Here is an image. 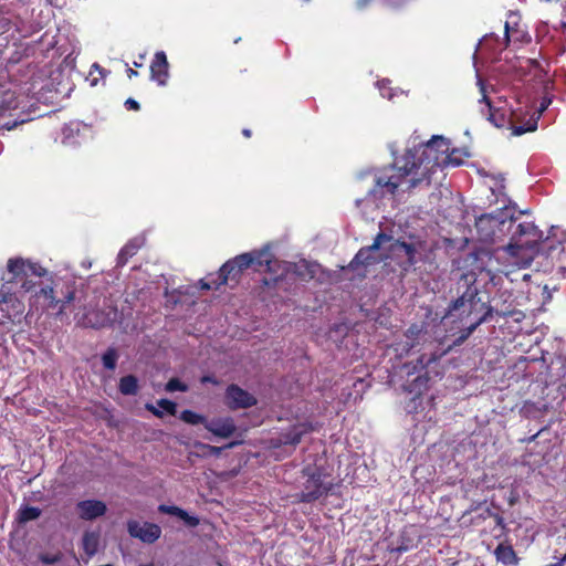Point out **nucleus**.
Listing matches in <instances>:
<instances>
[{
    "mask_svg": "<svg viewBox=\"0 0 566 566\" xmlns=\"http://www.w3.org/2000/svg\"><path fill=\"white\" fill-rule=\"evenodd\" d=\"M18 514H19V516H18L19 522L27 523V522L34 521V520L39 518L41 516V510L35 506L25 505L19 510Z\"/></svg>",
    "mask_w": 566,
    "mask_h": 566,
    "instance_id": "c85d7f7f",
    "label": "nucleus"
},
{
    "mask_svg": "<svg viewBox=\"0 0 566 566\" xmlns=\"http://www.w3.org/2000/svg\"><path fill=\"white\" fill-rule=\"evenodd\" d=\"M552 566H562L560 563L553 564Z\"/></svg>",
    "mask_w": 566,
    "mask_h": 566,
    "instance_id": "13d9d810",
    "label": "nucleus"
},
{
    "mask_svg": "<svg viewBox=\"0 0 566 566\" xmlns=\"http://www.w3.org/2000/svg\"><path fill=\"white\" fill-rule=\"evenodd\" d=\"M142 248V242L138 239L129 240L119 251L117 255V266L127 264L138 250Z\"/></svg>",
    "mask_w": 566,
    "mask_h": 566,
    "instance_id": "b1692460",
    "label": "nucleus"
},
{
    "mask_svg": "<svg viewBox=\"0 0 566 566\" xmlns=\"http://www.w3.org/2000/svg\"><path fill=\"white\" fill-rule=\"evenodd\" d=\"M120 318V313L116 305L104 303L102 308L86 311L77 321L83 327L95 329L113 326Z\"/></svg>",
    "mask_w": 566,
    "mask_h": 566,
    "instance_id": "6e6552de",
    "label": "nucleus"
},
{
    "mask_svg": "<svg viewBox=\"0 0 566 566\" xmlns=\"http://www.w3.org/2000/svg\"><path fill=\"white\" fill-rule=\"evenodd\" d=\"M134 65H135L136 67L140 66V64H139V63H137V62H135V63H134Z\"/></svg>",
    "mask_w": 566,
    "mask_h": 566,
    "instance_id": "4d7b16f0",
    "label": "nucleus"
},
{
    "mask_svg": "<svg viewBox=\"0 0 566 566\" xmlns=\"http://www.w3.org/2000/svg\"><path fill=\"white\" fill-rule=\"evenodd\" d=\"M565 241L566 232L559 228H552L551 234L547 235L538 244L541 254L546 259H549L552 265L564 275H566V251L564 248Z\"/></svg>",
    "mask_w": 566,
    "mask_h": 566,
    "instance_id": "423d86ee",
    "label": "nucleus"
},
{
    "mask_svg": "<svg viewBox=\"0 0 566 566\" xmlns=\"http://www.w3.org/2000/svg\"><path fill=\"white\" fill-rule=\"evenodd\" d=\"M200 381L202 384L219 385V380L214 376H212V375H205V376H202Z\"/></svg>",
    "mask_w": 566,
    "mask_h": 566,
    "instance_id": "79ce46f5",
    "label": "nucleus"
},
{
    "mask_svg": "<svg viewBox=\"0 0 566 566\" xmlns=\"http://www.w3.org/2000/svg\"><path fill=\"white\" fill-rule=\"evenodd\" d=\"M514 226L512 209L506 207L496 213H485L476 218L475 229L479 240L494 242L511 232Z\"/></svg>",
    "mask_w": 566,
    "mask_h": 566,
    "instance_id": "39448f33",
    "label": "nucleus"
},
{
    "mask_svg": "<svg viewBox=\"0 0 566 566\" xmlns=\"http://www.w3.org/2000/svg\"><path fill=\"white\" fill-rule=\"evenodd\" d=\"M158 510L161 513L179 517L190 527H196L199 525L198 517L189 515L188 512H186L185 510H182L176 505L161 504V505H159Z\"/></svg>",
    "mask_w": 566,
    "mask_h": 566,
    "instance_id": "412c9836",
    "label": "nucleus"
},
{
    "mask_svg": "<svg viewBox=\"0 0 566 566\" xmlns=\"http://www.w3.org/2000/svg\"><path fill=\"white\" fill-rule=\"evenodd\" d=\"M450 154H453V159L460 160V159L458 158V156H455V154H457V150H455V149H453Z\"/></svg>",
    "mask_w": 566,
    "mask_h": 566,
    "instance_id": "603ef678",
    "label": "nucleus"
},
{
    "mask_svg": "<svg viewBox=\"0 0 566 566\" xmlns=\"http://www.w3.org/2000/svg\"><path fill=\"white\" fill-rule=\"evenodd\" d=\"M486 512L493 518L494 524L496 526H500L501 528H504V526H505L504 518L500 514H497V513L493 514V513L490 512V510H488Z\"/></svg>",
    "mask_w": 566,
    "mask_h": 566,
    "instance_id": "ea45409f",
    "label": "nucleus"
},
{
    "mask_svg": "<svg viewBox=\"0 0 566 566\" xmlns=\"http://www.w3.org/2000/svg\"><path fill=\"white\" fill-rule=\"evenodd\" d=\"M78 517L84 521H92L103 516L106 511V504L99 500H84L76 504Z\"/></svg>",
    "mask_w": 566,
    "mask_h": 566,
    "instance_id": "dca6fc26",
    "label": "nucleus"
},
{
    "mask_svg": "<svg viewBox=\"0 0 566 566\" xmlns=\"http://www.w3.org/2000/svg\"><path fill=\"white\" fill-rule=\"evenodd\" d=\"M449 148V143L444 137L432 136L429 142L408 149L392 165L382 168L377 185L386 187L390 193H396L398 187L408 176H411L409 189L417 187L423 180L429 184L431 175L437 168L448 165L457 167L462 164V160L453 159V154H448Z\"/></svg>",
    "mask_w": 566,
    "mask_h": 566,
    "instance_id": "f257e3e1",
    "label": "nucleus"
},
{
    "mask_svg": "<svg viewBox=\"0 0 566 566\" xmlns=\"http://www.w3.org/2000/svg\"><path fill=\"white\" fill-rule=\"evenodd\" d=\"M494 555L497 562L506 566L515 565L517 563L515 551L509 544L500 543L494 551Z\"/></svg>",
    "mask_w": 566,
    "mask_h": 566,
    "instance_id": "5701e85b",
    "label": "nucleus"
},
{
    "mask_svg": "<svg viewBox=\"0 0 566 566\" xmlns=\"http://www.w3.org/2000/svg\"><path fill=\"white\" fill-rule=\"evenodd\" d=\"M99 533L85 532L82 538L83 551L88 557L94 556L98 551Z\"/></svg>",
    "mask_w": 566,
    "mask_h": 566,
    "instance_id": "bb28decb",
    "label": "nucleus"
},
{
    "mask_svg": "<svg viewBox=\"0 0 566 566\" xmlns=\"http://www.w3.org/2000/svg\"><path fill=\"white\" fill-rule=\"evenodd\" d=\"M510 24L509 22H505V25H504V36H505V45L507 46L509 43H510V40H511V35H510Z\"/></svg>",
    "mask_w": 566,
    "mask_h": 566,
    "instance_id": "c03bdc74",
    "label": "nucleus"
},
{
    "mask_svg": "<svg viewBox=\"0 0 566 566\" xmlns=\"http://www.w3.org/2000/svg\"><path fill=\"white\" fill-rule=\"evenodd\" d=\"M4 111H6L4 107L0 106V117L3 115Z\"/></svg>",
    "mask_w": 566,
    "mask_h": 566,
    "instance_id": "5fc2aeb1",
    "label": "nucleus"
},
{
    "mask_svg": "<svg viewBox=\"0 0 566 566\" xmlns=\"http://www.w3.org/2000/svg\"><path fill=\"white\" fill-rule=\"evenodd\" d=\"M157 406L159 408H161L163 410L158 409L153 403H146L145 408H146V410L151 412L157 418H163L164 411L170 416H176V413H177V403L169 399H166V398L159 399L157 401Z\"/></svg>",
    "mask_w": 566,
    "mask_h": 566,
    "instance_id": "4be33fe9",
    "label": "nucleus"
},
{
    "mask_svg": "<svg viewBox=\"0 0 566 566\" xmlns=\"http://www.w3.org/2000/svg\"><path fill=\"white\" fill-rule=\"evenodd\" d=\"M424 247L426 242L420 239L409 242L398 239L395 241L391 249L397 254L403 253L406 260L402 262L401 268L407 271L418 263L420 260L419 255L424 251Z\"/></svg>",
    "mask_w": 566,
    "mask_h": 566,
    "instance_id": "ddd939ff",
    "label": "nucleus"
},
{
    "mask_svg": "<svg viewBox=\"0 0 566 566\" xmlns=\"http://www.w3.org/2000/svg\"><path fill=\"white\" fill-rule=\"evenodd\" d=\"M528 276H530L528 274H524L523 279L526 280Z\"/></svg>",
    "mask_w": 566,
    "mask_h": 566,
    "instance_id": "6e6d98bb",
    "label": "nucleus"
},
{
    "mask_svg": "<svg viewBox=\"0 0 566 566\" xmlns=\"http://www.w3.org/2000/svg\"><path fill=\"white\" fill-rule=\"evenodd\" d=\"M493 314V307L482 301L476 285H468L465 291L454 300L448 310L444 318H451L452 322H460V331L451 344L447 346L449 350L462 345L471 334Z\"/></svg>",
    "mask_w": 566,
    "mask_h": 566,
    "instance_id": "f03ea898",
    "label": "nucleus"
},
{
    "mask_svg": "<svg viewBox=\"0 0 566 566\" xmlns=\"http://www.w3.org/2000/svg\"><path fill=\"white\" fill-rule=\"evenodd\" d=\"M21 281H22L21 287L25 292H31L36 286V282L33 281L31 279V276H23V279Z\"/></svg>",
    "mask_w": 566,
    "mask_h": 566,
    "instance_id": "e433bc0d",
    "label": "nucleus"
},
{
    "mask_svg": "<svg viewBox=\"0 0 566 566\" xmlns=\"http://www.w3.org/2000/svg\"><path fill=\"white\" fill-rule=\"evenodd\" d=\"M168 67L169 64L166 53L164 51L156 52L150 64L151 80L156 81L159 85H165L169 77Z\"/></svg>",
    "mask_w": 566,
    "mask_h": 566,
    "instance_id": "f3484780",
    "label": "nucleus"
},
{
    "mask_svg": "<svg viewBox=\"0 0 566 566\" xmlns=\"http://www.w3.org/2000/svg\"><path fill=\"white\" fill-rule=\"evenodd\" d=\"M125 107L128 109V111H139L140 109V105L137 101H135L134 98H127L125 101Z\"/></svg>",
    "mask_w": 566,
    "mask_h": 566,
    "instance_id": "4c0bfd02",
    "label": "nucleus"
},
{
    "mask_svg": "<svg viewBox=\"0 0 566 566\" xmlns=\"http://www.w3.org/2000/svg\"><path fill=\"white\" fill-rule=\"evenodd\" d=\"M302 474L306 478V481L300 494V502L313 503L332 491L333 483L324 482V473L321 468L308 465L302 470Z\"/></svg>",
    "mask_w": 566,
    "mask_h": 566,
    "instance_id": "0eeeda50",
    "label": "nucleus"
},
{
    "mask_svg": "<svg viewBox=\"0 0 566 566\" xmlns=\"http://www.w3.org/2000/svg\"><path fill=\"white\" fill-rule=\"evenodd\" d=\"M27 276L43 277L48 274V270L38 262H31L28 260Z\"/></svg>",
    "mask_w": 566,
    "mask_h": 566,
    "instance_id": "7c9ffc66",
    "label": "nucleus"
},
{
    "mask_svg": "<svg viewBox=\"0 0 566 566\" xmlns=\"http://www.w3.org/2000/svg\"><path fill=\"white\" fill-rule=\"evenodd\" d=\"M18 122L17 120H8V122H4L3 124H1L0 128L1 129H7V130H11L13 128H15L18 126Z\"/></svg>",
    "mask_w": 566,
    "mask_h": 566,
    "instance_id": "37998d69",
    "label": "nucleus"
},
{
    "mask_svg": "<svg viewBox=\"0 0 566 566\" xmlns=\"http://www.w3.org/2000/svg\"><path fill=\"white\" fill-rule=\"evenodd\" d=\"M179 418L184 422L191 426L203 424L206 427V423H208V420L205 416L189 409L181 411Z\"/></svg>",
    "mask_w": 566,
    "mask_h": 566,
    "instance_id": "cd10ccee",
    "label": "nucleus"
},
{
    "mask_svg": "<svg viewBox=\"0 0 566 566\" xmlns=\"http://www.w3.org/2000/svg\"><path fill=\"white\" fill-rule=\"evenodd\" d=\"M380 172H382V170H381ZM380 175H381V174H379V175L376 177V179H378V177H379ZM375 182H376V187H377V188L385 189V191H381V195H385V192H386V193H388V191H387V188H386V187H380V186H378V185H377V180H375ZM389 195H391V193L389 192Z\"/></svg>",
    "mask_w": 566,
    "mask_h": 566,
    "instance_id": "de8ad7c7",
    "label": "nucleus"
},
{
    "mask_svg": "<svg viewBox=\"0 0 566 566\" xmlns=\"http://www.w3.org/2000/svg\"><path fill=\"white\" fill-rule=\"evenodd\" d=\"M301 266L305 268V270H306V272H307L306 274H304L303 272L297 271V273H298L301 276H303V277L307 276L308 279H313V277H314L315 272L311 269L310 264H307L306 262H304Z\"/></svg>",
    "mask_w": 566,
    "mask_h": 566,
    "instance_id": "a19ab883",
    "label": "nucleus"
},
{
    "mask_svg": "<svg viewBox=\"0 0 566 566\" xmlns=\"http://www.w3.org/2000/svg\"><path fill=\"white\" fill-rule=\"evenodd\" d=\"M39 558L43 564L53 565V564L59 563L61 560L62 556L60 553L52 554V555L51 554H41Z\"/></svg>",
    "mask_w": 566,
    "mask_h": 566,
    "instance_id": "f704fd0d",
    "label": "nucleus"
},
{
    "mask_svg": "<svg viewBox=\"0 0 566 566\" xmlns=\"http://www.w3.org/2000/svg\"><path fill=\"white\" fill-rule=\"evenodd\" d=\"M482 102L485 103L489 113V120L496 127H504L507 123H510V118L507 112L502 108H495L492 106L489 97L483 94Z\"/></svg>",
    "mask_w": 566,
    "mask_h": 566,
    "instance_id": "aec40b11",
    "label": "nucleus"
},
{
    "mask_svg": "<svg viewBox=\"0 0 566 566\" xmlns=\"http://www.w3.org/2000/svg\"><path fill=\"white\" fill-rule=\"evenodd\" d=\"M211 449V451L214 453V454H219L221 452V448L219 447H209Z\"/></svg>",
    "mask_w": 566,
    "mask_h": 566,
    "instance_id": "8fccbe9b",
    "label": "nucleus"
},
{
    "mask_svg": "<svg viewBox=\"0 0 566 566\" xmlns=\"http://www.w3.org/2000/svg\"><path fill=\"white\" fill-rule=\"evenodd\" d=\"M118 354L114 347H109L102 356L103 366L106 369L114 370L116 367Z\"/></svg>",
    "mask_w": 566,
    "mask_h": 566,
    "instance_id": "c756f323",
    "label": "nucleus"
},
{
    "mask_svg": "<svg viewBox=\"0 0 566 566\" xmlns=\"http://www.w3.org/2000/svg\"><path fill=\"white\" fill-rule=\"evenodd\" d=\"M406 342H405V349L406 352H410L417 346L426 343L430 335L427 331L423 329L422 325L412 324L408 327V329L405 333Z\"/></svg>",
    "mask_w": 566,
    "mask_h": 566,
    "instance_id": "a211bd4d",
    "label": "nucleus"
},
{
    "mask_svg": "<svg viewBox=\"0 0 566 566\" xmlns=\"http://www.w3.org/2000/svg\"><path fill=\"white\" fill-rule=\"evenodd\" d=\"M118 390L124 396H135L138 394V379L134 375L123 376L118 382Z\"/></svg>",
    "mask_w": 566,
    "mask_h": 566,
    "instance_id": "a878e982",
    "label": "nucleus"
},
{
    "mask_svg": "<svg viewBox=\"0 0 566 566\" xmlns=\"http://www.w3.org/2000/svg\"><path fill=\"white\" fill-rule=\"evenodd\" d=\"M552 101H553V97L551 95H548L547 93L544 96H542V98L539 101L538 108H537L538 113L539 114L544 113L552 104Z\"/></svg>",
    "mask_w": 566,
    "mask_h": 566,
    "instance_id": "c9c22d12",
    "label": "nucleus"
},
{
    "mask_svg": "<svg viewBox=\"0 0 566 566\" xmlns=\"http://www.w3.org/2000/svg\"><path fill=\"white\" fill-rule=\"evenodd\" d=\"M206 429L217 437L229 438L235 432L237 427L233 419L228 417L224 419L208 421V423H206Z\"/></svg>",
    "mask_w": 566,
    "mask_h": 566,
    "instance_id": "6ab92c4d",
    "label": "nucleus"
},
{
    "mask_svg": "<svg viewBox=\"0 0 566 566\" xmlns=\"http://www.w3.org/2000/svg\"><path fill=\"white\" fill-rule=\"evenodd\" d=\"M166 390L167 391H187L188 390V386L182 382L181 380H179L178 378H171L170 380H168V382L166 384Z\"/></svg>",
    "mask_w": 566,
    "mask_h": 566,
    "instance_id": "72a5a7b5",
    "label": "nucleus"
},
{
    "mask_svg": "<svg viewBox=\"0 0 566 566\" xmlns=\"http://www.w3.org/2000/svg\"><path fill=\"white\" fill-rule=\"evenodd\" d=\"M127 531L132 537L140 539L143 543L153 544L161 535V528L155 523H139L130 520L127 522Z\"/></svg>",
    "mask_w": 566,
    "mask_h": 566,
    "instance_id": "4468645a",
    "label": "nucleus"
},
{
    "mask_svg": "<svg viewBox=\"0 0 566 566\" xmlns=\"http://www.w3.org/2000/svg\"><path fill=\"white\" fill-rule=\"evenodd\" d=\"M514 226H512V241L520 247H528L536 250L541 254L538 244L543 241L539 240L541 233L532 222H522L516 224V219L513 217Z\"/></svg>",
    "mask_w": 566,
    "mask_h": 566,
    "instance_id": "9b49d317",
    "label": "nucleus"
},
{
    "mask_svg": "<svg viewBox=\"0 0 566 566\" xmlns=\"http://www.w3.org/2000/svg\"><path fill=\"white\" fill-rule=\"evenodd\" d=\"M263 284L266 285V286H270L271 285V282L268 280V279H263Z\"/></svg>",
    "mask_w": 566,
    "mask_h": 566,
    "instance_id": "3c124183",
    "label": "nucleus"
},
{
    "mask_svg": "<svg viewBox=\"0 0 566 566\" xmlns=\"http://www.w3.org/2000/svg\"><path fill=\"white\" fill-rule=\"evenodd\" d=\"M93 67L97 69L101 73L103 71V69L98 64H94Z\"/></svg>",
    "mask_w": 566,
    "mask_h": 566,
    "instance_id": "864d4df0",
    "label": "nucleus"
},
{
    "mask_svg": "<svg viewBox=\"0 0 566 566\" xmlns=\"http://www.w3.org/2000/svg\"><path fill=\"white\" fill-rule=\"evenodd\" d=\"M274 261L273 254L268 249L252 250L241 253L228 260L218 271V283L216 289L227 285L230 282L239 283L243 271L252 268L254 271H271V264Z\"/></svg>",
    "mask_w": 566,
    "mask_h": 566,
    "instance_id": "7ed1b4c3",
    "label": "nucleus"
},
{
    "mask_svg": "<svg viewBox=\"0 0 566 566\" xmlns=\"http://www.w3.org/2000/svg\"><path fill=\"white\" fill-rule=\"evenodd\" d=\"M370 0H357L356 1V7L358 9H364L366 8L368 4H369Z\"/></svg>",
    "mask_w": 566,
    "mask_h": 566,
    "instance_id": "a18cd8bd",
    "label": "nucleus"
},
{
    "mask_svg": "<svg viewBox=\"0 0 566 566\" xmlns=\"http://www.w3.org/2000/svg\"><path fill=\"white\" fill-rule=\"evenodd\" d=\"M137 75H138L137 71H135V70H133V69H128V70H127V76H128L129 78H132L133 76H137Z\"/></svg>",
    "mask_w": 566,
    "mask_h": 566,
    "instance_id": "49530a36",
    "label": "nucleus"
},
{
    "mask_svg": "<svg viewBox=\"0 0 566 566\" xmlns=\"http://www.w3.org/2000/svg\"><path fill=\"white\" fill-rule=\"evenodd\" d=\"M242 134H243V136H244V137H247V138L251 137V130H250V129H248V128H244V129L242 130Z\"/></svg>",
    "mask_w": 566,
    "mask_h": 566,
    "instance_id": "09e8293b",
    "label": "nucleus"
},
{
    "mask_svg": "<svg viewBox=\"0 0 566 566\" xmlns=\"http://www.w3.org/2000/svg\"><path fill=\"white\" fill-rule=\"evenodd\" d=\"M217 283H218V277L217 279H212V280H210L208 282L203 281V280L200 281L201 289L202 290H207V291L212 290V289L217 290L216 289V284Z\"/></svg>",
    "mask_w": 566,
    "mask_h": 566,
    "instance_id": "58836bf2",
    "label": "nucleus"
},
{
    "mask_svg": "<svg viewBox=\"0 0 566 566\" xmlns=\"http://www.w3.org/2000/svg\"><path fill=\"white\" fill-rule=\"evenodd\" d=\"M227 406L232 409H247L258 403L256 398L238 385H230L226 390Z\"/></svg>",
    "mask_w": 566,
    "mask_h": 566,
    "instance_id": "2eb2a0df",
    "label": "nucleus"
},
{
    "mask_svg": "<svg viewBox=\"0 0 566 566\" xmlns=\"http://www.w3.org/2000/svg\"><path fill=\"white\" fill-rule=\"evenodd\" d=\"M27 266L28 260H24L22 258L9 259L7 269L8 272L12 275L11 281L22 280L23 276H27Z\"/></svg>",
    "mask_w": 566,
    "mask_h": 566,
    "instance_id": "393cba45",
    "label": "nucleus"
},
{
    "mask_svg": "<svg viewBox=\"0 0 566 566\" xmlns=\"http://www.w3.org/2000/svg\"><path fill=\"white\" fill-rule=\"evenodd\" d=\"M316 427L311 421L296 422L285 430L281 431L276 438H272L270 443L272 448L290 446L295 449L303 437L315 431Z\"/></svg>",
    "mask_w": 566,
    "mask_h": 566,
    "instance_id": "9d476101",
    "label": "nucleus"
},
{
    "mask_svg": "<svg viewBox=\"0 0 566 566\" xmlns=\"http://www.w3.org/2000/svg\"><path fill=\"white\" fill-rule=\"evenodd\" d=\"M537 128V122L534 119H531L526 123V125H513L512 132L514 136H521L528 132H534Z\"/></svg>",
    "mask_w": 566,
    "mask_h": 566,
    "instance_id": "2f4dec72",
    "label": "nucleus"
},
{
    "mask_svg": "<svg viewBox=\"0 0 566 566\" xmlns=\"http://www.w3.org/2000/svg\"><path fill=\"white\" fill-rule=\"evenodd\" d=\"M35 297L42 301V306L45 311H55V317H62L67 305L75 300V287L69 286L64 296L57 298L54 289L45 286L35 292Z\"/></svg>",
    "mask_w": 566,
    "mask_h": 566,
    "instance_id": "1a4fd4ad",
    "label": "nucleus"
},
{
    "mask_svg": "<svg viewBox=\"0 0 566 566\" xmlns=\"http://www.w3.org/2000/svg\"><path fill=\"white\" fill-rule=\"evenodd\" d=\"M493 312H495L496 315L502 317H514L517 314H522L520 311L515 310L512 303L507 305H505L504 303L501 307L496 306L495 310L493 308Z\"/></svg>",
    "mask_w": 566,
    "mask_h": 566,
    "instance_id": "473e14b6",
    "label": "nucleus"
},
{
    "mask_svg": "<svg viewBox=\"0 0 566 566\" xmlns=\"http://www.w3.org/2000/svg\"><path fill=\"white\" fill-rule=\"evenodd\" d=\"M391 238L384 232H379L371 245L363 247L358 250L354 259L349 262L348 268L352 270H356L359 266H368L379 262L378 258L375 255L376 251H378L381 244L386 241H389Z\"/></svg>",
    "mask_w": 566,
    "mask_h": 566,
    "instance_id": "f8f14e48",
    "label": "nucleus"
},
{
    "mask_svg": "<svg viewBox=\"0 0 566 566\" xmlns=\"http://www.w3.org/2000/svg\"><path fill=\"white\" fill-rule=\"evenodd\" d=\"M449 352L448 348L443 350H434L429 355L422 354L416 363H406L401 367V373L406 376L402 384L403 391L412 395V398H419L429 387L430 377L428 375V366L439 360Z\"/></svg>",
    "mask_w": 566,
    "mask_h": 566,
    "instance_id": "20e7f679",
    "label": "nucleus"
}]
</instances>
